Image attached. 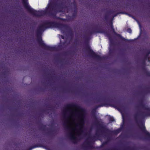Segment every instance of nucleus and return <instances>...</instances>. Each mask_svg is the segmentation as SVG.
I'll use <instances>...</instances> for the list:
<instances>
[{
    "label": "nucleus",
    "instance_id": "f257e3e1",
    "mask_svg": "<svg viewBox=\"0 0 150 150\" xmlns=\"http://www.w3.org/2000/svg\"><path fill=\"white\" fill-rule=\"evenodd\" d=\"M85 116L84 110L80 108L74 109L68 105L62 110L64 127L68 137L74 143L86 135L84 128Z\"/></svg>",
    "mask_w": 150,
    "mask_h": 150
},
{
    "label": "nucleus",
    "instance_id": "f03ea898",
    "mask_svg": "<svg viewBox=\"0 0 150 150\" xmlns=\"http://www.w3.org/2000/svg\"><path fill=\"white\" fill-rule=\"evenodd\" d=\"M55 27L59 28L62 31H66L67 30V26L65 25L60 24L55 22H51L45 21L42 23L38 28L37 31V35L38 37V40L39 42L40 45L43 46L47 50H51L50 47L46 45L40 39V37L39 35L41 31L47 28H49Z\"/></svg>",
    "mask_w": 150,
    "mask_h": 150
},
{
    "label": "nucleus",
    "instance_id": "7ed1b4c3",
    "mask_svg": "<svg viewBox=\"0 0 150 150\" xmlns=\"http://www.w3.org/2000/svg\"><path fill=\"white\" fill-rule=\"evenodd\" d=\"M22 2L25 8L35 16H40L44 15L46 14L48 11L47 10V11H37L30 7V6L29 5L27 0H22Z\"/></svg>",
    "mask_w": 150,
    "mask_h": 150
},
{
    "label": "nucleus",
    "instance_id": "20e7f679",
    "mask_svg": "<svg viewBox=\"0 0 150 150\" xmlns=\"http://www.w3.org/2000/svg\"><path fill=\"white\" fill-rule=\"evenodd\" d=\"M94 139V138H91L89 137L83 143V146L86 149H90L92 147V142Z\"/></svg>",
    "mask_w": 150,
    "mask_h": 150
},
{
    "label": "nucleus",
    "instance_id": "39448f33",
    "mask_svg": "<svg viewBox=\"0 0 150 150\" xmlns=\"http://www.w3.org/2000/svg\"><path fill=\"white\" fill-rule=\"evenodd\" d=\"M90 52L91 55L93 57L96 59L99 58V56L97 55L94 52L92 51L91 50L90 51Z\"/></svg>",
    "mask_w": 150,
    "mask_h": 150
},
{
    "label": "nucleus",
    "instance_id": "423d86ee",
    "mask_svg": "<svg viewBox=\"0 0 150 150\" xmlns=\"http://www.w3.org/2000/svg\"><path fill=\"white\" fill-rule=\"evenodd\" d=\"M52 11L53 12H56V11L54 10V8H52Z\"/></svg>",
    "mask_w": 150,
    "mask_h": 150
},
{
    "label": "nucleus",
    "instance_id": "0eeeda50",
    "mask_svg": "<svg viewBox=\"0 0 150 150\" xmlns=\"http://www.w3.org/2000/svg\"><path fill=\"white\" fill-rule=\"evenodd\" d=\"M129 33H130L131 32V31L130 30H129Z\"/></svg>",
    "mask_w": 150,
    "mask_h": 150
},
{
    "label": "nucleus",
    "instance_id": "6e6552de",
    "mask_svg": "<svg viewBox=\"0 0 150 150\" xmlns=\"http://www.w3.org/2000/svg\"><path fill=\"white\" fill-rule=\"evenodd\" d=\"M103 145V143H102V145Z\"/></svg>",
    "mask_w": 150,
    "mask_h": 150
},
{
    "label": "nucleus",
    "instance_id": "1a4fd4ad",
    "mask_svg": "<svg viewBox=\"0 0 150 150\" xmlns=\"http://www.w3.org/2000/svg\"><path fill=\"white\" fill-rule=\"evenodd\" d=\"M114 121V120L113 119V120H112V121Z\"/></svg>",
    "mask_w": 150,
    "mask_h": 150
},
{
    "label": "nucleus",
    "instance_id": "9d476101",
    "mask_svg": "<svg viewBox=\"0 0 150 150\" xmlns=\"http://www.w3.org/2000/svg\"><path fill=\"white\" fill-rule=\"evenodd\" d=\"M50 8V6H49V8Z\"/></svg>",
    "mask_w": 150,
    "mask_h": 150
}]
</instances>
